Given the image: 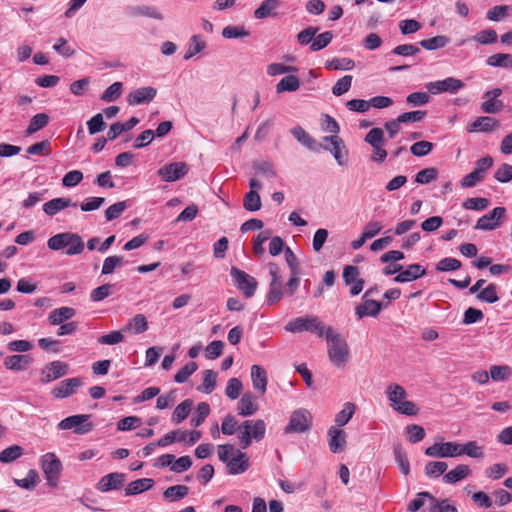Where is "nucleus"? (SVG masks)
Masks as SVG:
<instances>
[{"mask_svg": "<svg viewBox=\"0 0 512 512\" xmlns=\"http://www.w3.org/2000/svg\"><path fill=\"white\" fill-rule=\"evenodd\" d=\"M206 47V43L200 39L198 35H193L191 37V43L188 47V50L186 51L184 55V59L188 60L195 56L196 54L200 53L202 50H204Z\"/></svg>", "mask_w": 512, "mask_h": 512, "instance_id": "obj_53", "label": "nucleus"}, {"mask_svg": "<svg viewBox=\"0 0 512 512\" xmlns=\"http://www.w3.org/2000/svg\"><path fill=\"white\" fill-rule=\"evenodd\" d=\"M448 465L443 461H431L425 465L424 471L426 476L430 478H437L444 474L447 470Z\"/></svg>", "mask_w": 512, "mask_h": 512, "instance_id": "obj_45", "label": "nucleus"}, {"mask_svg": "<svg viewBox=\"0 0 512 512\" xmlns=\"http://www.w3.org/2000/svg\"><path fill=\"white\" fill-rule=\"evenodd\" d=\"M356 406L351 402H346L343 409L339 411L335 416V423L338 427L346 425L352 418L355 412Z\"/></svg>", "mask_w": 512, "mask_h": 512, "instance_id": "obj_39", "label": "nucleus"}, {"mask_svg": "<svg viewBox=\"0 0 512 512\" xmlns=\"http://www.w3.org/2000/svg\"><path fill=\"white\" fill-rule=\"evenodd\" d=\"M312 424L313 416L310 411L305 408H298L292 412L289 423L284 428V433H305L310 430Z\"/></svg>", "mask_w": 512, "mask_h": 512, "instance_id": "obj_5", "label": "nucleus"}, {"mask_svg": "<svg viewBox=\"0 0 512 512\" xmlns=\"http://www.w3.org/2000/svg\"><path fill=\"white\" fill-rule=\"evenodd\" d=\"M217 384V373L213 370L207 369L203 372L202 385L197 390L210 394L216 387Z\"/></svg>", "mask_w": 512, "mask_h": 512, "instance_id": "obj_38", "label": "nucleus"}, {"mask_svg": "<svg viewBox=\"0 0 512 512\" xmlns=\"http://www.w3.org/2000/svg\"><path fill=\"white\" fill-rule=\"evenodd\" d=\"M328 444L329 449L333 453H339L344 450L346 445V436L344 431L334 426L330 427L328 430Z\"/></svg>", "mask_w": 512, "mask_h": 512, "instance_id": "obj_24", "label": "nucleus"}, {"mask_svg": "<svg viewBox=\"0 0 512 512\" xmlns=\"http://www.w3.org/2000/svg\"><path fill=\"white\" fill-rule=\"evenodd\" d=\"M300 87V80L298 77L294 75H289L283 77L278 84L276 85L277 93H282L285 91L294 92L297 91Z\"/></svg>", "mask_w": 512, "mask_h": 512, "instance_id": "obj_37", "label": "nucleus"}, {"mask_svg": "<svg viewBox=\"0 0 512 512\" xmlns=\"http://www.w3.org/2000/svg\"><path fill=\"white\" fill-rule=\"evenodd\" d=\"M259 409L256 402V397L251 392H246L242 395L238 402L237 410L240 416H251Z\"/></svg>", "mask_w": 512, "mask_h": 512, "instance_id": "obj_23", "label": "nucleus"}, {"mask_svg": "<svg viewBox=\"0 0 512 512\" xmlns=\"http://www.w3.org/2000/svg\"><path fill=\"white\" fill-rule=\"evenodd\" d=\"M41 468L45 474L47 484L53 488L57 487L62 471L60 459L54 453L48 452L41 457Z\"/></svg>", "mask_w": 512, "mask_h": 512, "instance_id": "obj_6", "label": "nucleus"}, {"mask_svg": "<svg viewBox=\"0 0 512 512\" xmlns=\"http://www.w3.org/2000/svg\"><path fill=\"white\" fill-rule=\"evenodd\" d=\"M470 468L468 465L459 464L454 469L444 474L443 481L447 484H455L470 475Z\"/></svg>", "mask_w": 512, "mask_h": 512, "instance_id": "obj_30", "label": "nucleus"}, {"mask_svg": "<svg viewBox=\"0 0 512 512\" xmlns=\"http://www.w3.org/2000/svg\"><path fill=\"white\" fill-rule=\"evenodd\" d=\"M243 206H244L245 210L250 211V212H254V211L260 210V208H261V198H260L259 193L257 191H255V190L249 191L244 196Z\"/></svg>", "mask_w": 512, "mask_h": 512, "instance_id": "obj_47", "label": "nucleus"}, {"mask_svg": "<svg viewBox=\"0 0 512 512\" xmlns=\"http://www.w3.org/2000/svg\"><path fill=\"white\" fill-rule=\"evenodd\" d=\"M464 86L465 84L462 80L454 77H448L443 80L429 82L426 87L429 93L435 95L444 92L454 94L464 88Z\"/></svg>", "mask_w": 512, "mask_h": 512, "instance_id": "obj_10", "label": "nucleus"}, {"mask_svg": "<svg viewBox=\"0 0 512 512\" xmlns=\"http://www.w3.org/2000/svg\"><path fill=\"white\" fill-rule=\"evenodd\" d=\"M462 206L465 209L482 211L489 206V200L487 198L482 197L467 198L463 202Z\"/></svg>", "mask_w": 512, "mask_h": 512, "instance_id": "obj_56", "label": "nucleus"}, {"mask_svg": "<svg viewBox=\"0 0 512 512\" xmlns=\"http://www.w3.org/2000/svg\"><path fill=\"white\" fill-rule=\"evenodd\" d=\"M85 244L80 235L73 233L70 244L67 245L65 254L68 256L79 255L84 251Z\"/></svg>", "mask_w": 512, "mask_h": 512, "instance_id": "obj_49", "label": "nucleus"}, {"mask_svg": "<svg viewBox=\"0 0 512 512\" xmlns=\"http://www.w3.org/2000/svg\"><path fill=\"white\" fill-rule=\"evenodd\" d=\"M489 375L493 381H504L511 376V368L507 365H493Z\"/></svg>", "mask_w": 512, "mask_h": 512, "instance_id": "obj_52", "label": "nucleus"}, {"mask_svg": "<svg viewBox=\"0 0 512 512\" xmlns=\"http://www.w3.org/2000/svg\"><path fill=\"white\" fill-rule=\"evenodd\" d=\"M192 406L193 401L191 399H186L183 402H181L173 411L172 421L176 424L181 423L188 417Z\"/></svg>", "mask_w": 512, "mask_h": 512, "instance_id": "obj_36", "label": "nucleus"}, {"mask_svg": "<svg viewBox=\"0 0 512 512\" xmlns=\"http://www.w3.org/2000/svg\"><path fill=\"white\" fill-rule=\"evenodd\" d=\"M326 340L328 342V356L336 367H344L348 361L349 348L341 334L336 333L331 326L326 329Z\"/></svg>", "mask_w": 512, "mask_h": 512, "instance_id": "obj_1", "label": "nucleus"}, {"mask_svg": "<svg viewBox=\"0 0 512 512\" xmlns=\"http://www.w3.org/2000/svg\"><path fill=\"white\" fill-rule=\"evenodd\" d=\"M280 6L279 0H265L261 5L254 11V17L256 19H264L270 16H274L273 11Z\"/></svg>", "mask_w": 512, "mask_h": 512, "instance_id": "obj_33", "label": "nucleus"}, {"mask_svg": "<svg viewBox=\"0 0 512 512\" xmlns=\"http://www.w3.org/2000/svg\"><path fill=\"white\" fill-rule=\"evenodd\" d=\"M76 315L74 308L63 306L54 309L48 316V321L51 325H60L65 321L73 318Z\"/></svg>", "mask_w": 512, "mask_h": 512, "instance_id": "obj_28", "label": "nucleus"}, {"mask_svg": "<svg viewBox=\"0 0 512 512\" xmlns=\"http://www.w3.org/2000/svg\"><path fill=\"white\" fill-rule=\"evenodd\" d=\"M196 362L190 361L186 363L175 375L174 380L177 383H184L197 370Z\"/></svg>", "mask_w": 512, "mask_h": 512, "instance_id": "obj_54", "label": "nucleus"}, {"mask_svg": "<svg viewBox=\"0 0 512 512\" xmlns=\"http://www.w3.org/2000/svg\"><path fill=\"white\" fill-rule=\"evenodd\" d=\"M24 454V449L19 445H12L0 452V462L11 463Z\"/></svg>", "mask_w": 512, "mask_h": 512, "instance_id": "obj_42", "label": "nucleus"}, {"mask_svg": "<svg viewBox=\"0 0 512 512\" xmlns=\"http://www.w3.org/2000/svg\"><path fill=\"white\" fill-rule=\"evenodd\" d=\"M132 14L136 16H145L156 20H162V13L153 6H138L132 9Z\"/></svg>", "mask_w": 512, "mask_h": 512, "instance_id": "obj_50", "label": "nucleus"}, {"mask_svg": "<svg viewBox=\"0 0 512 512\" xmlns=\"http://www.w3.org/2000/svg\"><path fill=\"white\" fill-rule=\"evenodd\" d=\"M89 134L94 135L104 130L106 123L104 122L102 113H97L87 121Z\"/></svg>", "mask_w": 512, "mask_h": 512, "instance_id": "obj_63", "label": "nucleus"}, {"mask_svg": "<svg viewBox=\"0 0 512 512\" xmlns=\"http://www.w3.org/2000/svg\"><path fill=\"white\" fill-rule=\"evenodd\" d=\"M157 94L154 87L146 86L135 89L127 95V102L131 106H136L151 102Z\"/></svg>", "mask_w": 512, "mask_h": 512, "instance_id": "obj_16", "label": "nucleus"}, {"mask_svg": "<svg viewBox=\"0 0 512 512\" xmlns=\"http://www.w3.org/2000/svg\"><path fill=\"white\" fill-rule=\"evenodd\" d=\"M364 302L361 305H358L355 308V313L359 319H362L366 316L376 317L379 315L382 307H386L388 303L382 304L379 301L363 298Z\"/></svg>", "mask_w": 512, "mask_h": 512, "instance_id": "obj_19", "label": "nucleus"}, {"mask_svg": "<svg viewBox=\"0 0 512 512\" xmlns=\"http://www.w3.org/2000/svg\"><path fill=\"white\" fill-rule=\"evenodd\" d=\"M333 34L330 31L319 34L311 43L310 49L312 51H319L330 44Z\"/></svg>", "mask_w": 512, "mask_h": 512, "instance_id": "obj_62", "label": "nucleus"}, {"mask_svg": "<svg viewBox=\"0 0 512 512\" xmlns=\"http://www.w3.org/2000/svg\"><path fill=\"white\" fill-rule=\"evenodd\" d=\"M477 299L487 303H495L499 300L497 288L494 284H489L486 288L477 294Z\"/></svg>", "mask_w": 512, "mask_h": 512, "instance_id": "obj_58", "label": "nucleus"}, {"mask_svg": "<svg viewBox=\"0 0 512 512\" xmlns=\"http://www.w3.org/2000/svg\"><path fill=\"white\" fill-rule=\"evenodd\" d=\"M70 206L77 207V203L72 202L70 198H54L43 205V211L48 216H54L61 210Z\"/></svg>", "mask_w": 512, "mask_h": 512, "instance_id": "obj_26", "label": "nucleus"}, {"mask_svg": "<svg viewBox=\"0 0 512 512\" xmlns=\"http://www.w3.org/2000/svg\"><path fill=\"white\" fill-rule=\"evenodd\" d=\"M188 437L187 431L174 430L170 433H167L164 437L157 441V445L164 447L175 441H185Z\"/></svg>", "mask_w": 512, "mask_h": 512, "instance_id": "obj_51", "label": "nucleus"}, {"mask_svg": "<svg viewBox=\"0 0 512 512\" xmlns=\"http://www.w3.org/2000/svg\"><path fill=\"white\" fill-rule=\"evenodd\" d=\"M505 212L506 209L504 207H495L492 211L478 219L475 229L486 231L495 229L499 226L500 220Z\"/></svg>", "mask_w": 512, "mask_h": 512, "instance_id": "obj_15", "label": "nucleus"}, {"mask_svg": "<svg viewBox=\"0 0 512 512\" xmlns=\"http://www.w3.org/2000/svg\"><path fill=\"white\" fill-rule=\"evenodd\" d=\"M352 80H353V77L351 75L343 76L332 87V93L335 96H341L344 93L348 92L351 87Z\"/></svg>", "mask_w": 512, "mask_h": 512, "instance_id": "obj_59", "label": "nucleus"}, {"mask_svg": "<svg viewBox=\"0 0 512 512\" xmlns=\"http://www.w3.org/2000/svg\"><path fill=\"white\" fill-rule=\"evenodd\" d=\"M291 134L299 141L303 146L310 150L316 149V141L310 136L301 126H295L291 129Z\"/></svg>", "mask_w": 512, "mask_h": 512, "instance_id": "obj_35", "label": "nucleus"}, {"mask_svg": "<svg viewBox=\"0 0 512 512\" xmlns=\"http://www.w3.org/2000/svg\"><path fill=\"white\" fill-rule=\"evenodd\" d=\"M83 382L80 377L68 378L60 381L52 390L51 394L57 399L67 398L74 393L77 389L82 386Z\"/></svg>", "mask_w": 512, "mask_h": 512, "instance_id": "obj_13", "label": "nucleus"}, {"mask_svg": "<svg viewBox=\"0 0 512 512\" xmlns=\"http://www.w3.org/2000/svg\"><path fill=\"white\" fill-rule=\"evenodd\" d=\"M449 38L444 35H438L419 42L420 46L426 50H436L445 47L449 43Z\"/></svg>", "mask_w": 512, "mask_h": 512, "instance_id": "obj_44", "label": "nucleus"}, {"mask_svg": "<svg viewBox=\"0 0 512 512\" xmlns=\"http://www.w3.org/2000/svg\"><path fill=\"white\" fill-rule=\"evenodd\" d=\"M230 275L246 298H251L255 294L258 283L254 277L236 267L231 268Z\"/></svg>", "mask_w": 512, "mask_h": 512, "instance_id": "obj_9", "label": "nucleus"}, {"mask_svg": "<svg viewBox=\"0 0 512 512\" xmlns=\"http://www.w3.org/2000/svg\"><path fill=\"white\" fill-rule=\"evenodd\" d=\"M494 178L500 183L512 181V165L508 163L501 164L495 171Z\"/></svg>", "mask_w": 512, "mask_h": 512, "instance_id": "obj_61", "label": "nucleus"}, {"mask_svg": "<svg viewBox=\"0 0 512 512\" xmlns=\"http://www.w3.org/2000/svg\"><path fill=\"white\" fill-rule=\"evenodd\" d=\"M249 468V458L246 453L236 450L234 457L227 463L228 473L231 475L242 474Z\"/></svg>", "mask_w": 512, "mask_h": 512, "instance_id": "obj_21", "label": "nucleus"}, {"mask_svg": "<svg viewBox=\"0 0 512 512\" xmlns=\"http://www.w3.org/2000/svg\"><path fill=\"white\" fill-rule=\"evenodd\" d=\"M393 452L399 470L402 474L407 476L410 473V462L408 460L407 454L400 444L394 445Z\"/></svg>", "mask_w": 512, "mask_h": 512, "instance_id": "obj_34", "label": "nucleus"}, {"mask_svg": "<svg viewBox=\"0 0 512 512\" xmlns=\"http://www.w3.org/2000/svg\"><path fill=\"white\" fill-rule=\"evenodd\" d=\"M210 413V406L207 402H200L196 408V416L191 419V425L194 427L200 426Z\"/></svg>", "mask_w": 512, "mask_h": 512, "instance_id": "obj_55", "label": "nucleus"}, {"mask_svg": "<svg viewBox=\"0 0 512 512\" xmlns=\"http://www.w3.org/2000/svg\"><path fill=\"white\" fill-rule=\"evenodd\" d=\"M365 142L370 144L373 148L371 160L377 163H382L387 157V152L384 149V132L381 128H372L365 136Z\"/></svg>", "mask_w": 512, "mask_h": 512, "instance_id": "obj_7", "label": "nucleus"}, {"mask_svg": "<svg viewBox=\"0 0 512 512\" xmlns=\"http://www.w3.org/2000/svg\"><path fill=\"white\" fill-rule=\"evenodd\" d=\"M90 415L88 414H77L69 416L61 420L58 424L60 430L73 429L74 433L83 435L90 432L93 429V424L88 422Z\"/></svg>", "mask_w": 512, "mask_h": 512, "instance_id": "obj_8", "label": "nucleus"}, {"mask_svg": "<svg viewBox=\"0 0 512 512\" xmlns=\"http://www.w3.org/2000/svg\"><path fill=\"white\" fill-rule=\"evenodd\" d=\"M122 83L114 82L111 84L101 95V100L105 102H111L118 99L121 95Z\"/></svg>", "mask_w": 512, "mask_h": 512, "instance_id": "obj_60", "label": "nucleus"}, {"mask_svg": "<svg viewBox=\"0 0 512 512\" xmlns=\"http://www.w3.org/2000/svg\"><path fill=\"white\" fill-rule=\"evenodd\" d=\"M49 122V116L45 113H39L34 115L29 123V126L27 128V134L31 135L42 128H44Z\"/></svg>", "mask_w": 512, "mask_h": 512, "instance_id": "obj_46", "label": "nucleus"}, {"mask_svg": "<svg viewBox=\"0 0 512 512\" xmlns=\"http://www.w3.org/2000/svg\"><path fill=\"white\" fill-rule=\"evenodd\" d=\"M464 454L473 458H482L484 456L482 447L479 446L476 441L460 444V456Z\"/></svg>", "mask_w": 512, "mask_h": 512, "instance_id": "obj_48", "label": "nucleus"}, {"mask_svg": "<svg viewBox=\"0 0 512 512\" xmlns=\"http://www.w3.org/2000/svg\"><path fill=\"white\" fill-rule=\"evenodd\" d=\"M323 140L325 142H329L331 144V146H332V147L323 146V148L325 150H328V151H330L332 153V155L334 156L335 160L337 161V163L340 166L346 165L347 164L348 152L345 150V146H344L343 140L339 136H337V135L325 136L323 138Z\"/></svg>", "mask_w": 512, "mask_h": 512, "instance_id": "obj_14", "label": "nucleus"}, {"mask_svg": "<svg viewBox=\"0 0 512 512\" xmlns=\"http://www.w3.org/2000/svg\"><path fill=\"white\" fill-rule=\"evenodd\" d=\"M251 379L253 388L261 395H264L267 389V375L265 369L260 365H253L251 367Z\"/></svg>", "mask_w": 512, "mask_h": 512, "instance_id": "obj_25", "label": "nucleus"}, {"mask_svg": "<svg viewBox=\"0 0 512 512\" xmlns=\"http://www.w3.org/2000/svg\"><path fill=\"white\" fill-rule=\"evenodd\" d=\"M39 482V475L35 469H30L23 479H14V483L23 489L34 490Z\"/></svg>", "mask_w": 512, "mask_h": 512, "instance_id": "obj_40", "label": "nucleus"}, {"mask_svg": "<svg viewBox=\"0 0 512 512\" xmlns=\"http://www.w3.org/2000/svg\"><path fill=\"white\" fill-rule=\"evenodd\" d=\"M386 395L391 402L393 409L400 414L407 416L417 414L418 409L416 408V405L411 401L405 400L407 393L401 385L396 383L388 385L386 388Z\"/></svg>", "mask_w": 512, "mask_h": 512, "instance_id": "obj_2", "label": "nucleus"}, {"mask_svg": "<svg viewBox=\"0 0 512 512\" xmlns=\"http://www.w3.org/2000/svg\"><path fill=\"white\" fill-rule=\"evenodd\" d=\"M239 429L241 432L238 439L241 447L246 449L251 445L252 440L259 442L265 437L266 424L262 419L246 420L239 426Z\"/></svg>", "mask_w": 512, "mask_h": 512, "instance_id": "obj_4", "label": "nucleus"}, {"mask_svg": "<svg viewBox=\"0 0 512 512\" xmlns=\"http://www.w3.org/2000/svg\"><path fill=\"white\" fill-rule=\"evenodd\" d=\"M71 232H62L50 237L47 241V246L53 251H58L67 247L72 238Z\"/></svg>", "mask_w": 512, "mask_h": 512, "instance_id": "obj_32", "label": "nucleus"}, {"mask_svg": "<svg viewBox=\"0 0 512 512\" xmlns=\"http://www.w3.org/2000/svg\"><path fill=\"white\" fill-rule=\"evenodd\" d=\"M189 493V488L185 485H173L168 487L164 493V498L170 501H178L186 497Z\"/></svg>", "mask_w": 512, "mask_h": 512, "instance_id": "obj_43", "label": "nucleus"}, {"mask_svg": "<svg viewBox=\"0 0 512 512\" xmlns=\"http://www.w3.org/2000/svg\"><path fill=\"white\" fill-rule=\"evenodd\" d=\"M125 482V474L113 472L102 477L96 484L97 490L100 492H108L120 489Z\"/></svg>", "mask_w": 512, "mask_h": 512, "instance_id": "obj_17", "label": "nucleus"}, {"mask_svg": "<svg viewBox=\"0 0 512 512\" xmlns=\"http://www.w3.org/2000/svg\"><path fill=\"white\" fill-rule=\"evenodd\" d=\"M46 372L44 369L41 371L42 383H49L53 380L59 379L65 376L68 373L69 366L68 364L61 361H52L46 365Z\"/></svg>", "mask_w": 512, "mask_h": 512, "instance_id": "obj_18", "label": "nucleus"}, {"mask_svg": "<svg viewBox=\"0 0 512 512\" xmlns=\"http://www.w3.org/2000/svg\"><path fill=\"white\" fill-rule=\"evenodd\" d=\"M426 269L420 264H411L402 269L399 274L394 277L397 283L412 282L426 275Z\"/></svg>", "mask_w": 512, "mask_h": 512, "instance_id": "obj_20", "label": "nucleus"}, {"mask_svg": "<svg viewBox=\"0 0 512 512\" xmlns=\"http://www.w3.org/2000/svg\"><path fill=\"white\" fill-rule=\"evenodd\" d=\"M189 167L184 162H173L161 167L157 174L165 182H174L185 177Z\"/></svg>", "mask_w": 512, "mask_h": 512, "instance_id": "obj_11", "label": "nucleus"}, {"mask_svg": "<svg viewBox=\"0 0 512 512\" xmlns=\"http://www.w3.org/2000/svg\"><path fill=\"white\" fill-rule=\"evenodd\" d=\"M148 321L144 314H136L132 317L127 324L122 328L123 332L132 334H141L147 331Z\"/></svg>", "mask_w": 512, "mask_h": 512, "instance_id": "obj_27", "label": "nucleus"}, {"mask_svg": "<svg viewBox=\"0 0 512 512\" xmlns=\"http://www.w3.org/2000/svg\"><path fill=\"white\" fill-rule=\"evenodd\" d=\"M429 512H458L457 508L448 499L431 501Z\"/></svg>", "mask_w": 512, "mask_h": 512, "instance_id": "obj_57", "label": "nucleus"}, {"mask_svg": "<svg viewBox=\"0 0 512 512\" xmlns=\"http://www.w3.org/2000/svg\"><path fill=\"white\" fill-rule=\"evenodd\" d=\"M499 127V121L490 116H480L472 122L467 131L472 132H491Z\"/></svg>", "mask_w": 512, "mask_h": 512, "instance_id": "obj_22", "label": "nucleus"}, {"mask_svg": "<svg viewBox=\"0 0 512 512\" xmlns=\"http://www.w3.org/2000/svg\"><path fill=\"white\" fill-rule=\"evenodd\" d=\"M486 62L492 67L512 68V54H493L488 57Z\"/></svg>", "mask_w": 512, "mask_h": 512, "instance_id": "obj_41", "label": "nucleus"}, {"mask_svg": "<svg viewBox=\"0 0 512 512\" xmlns=\"http://www.w3.org/2000/svg\"><path fill=\"white\" fill-rule=\"evenodd\" d=\"M31 363L27 355H11L4 359V365L7 369L14 371H23Z\"/></svg>", "mask_w": 512, "mask_h": 512, "instance_id": "obj_31", "label": "nucleus"}, {"mask_svg": "<svg viewBox=\"0 0 512 512\" xmlns=\"http://www.w3.org/2000/svg\"><path fill=\"white\" fill-rule=\"evenodd\" d=\"M429 457H458L460 456V444L456 442L434 443L425 450Z\"/></svg>", "mask_w": 512, "mask_h": 512, "instance_id": "obj_12", "label": "nucleus"}, {"mask_svg": "<svg viewBox=\"0 0 512 512\" xmlns=\"http://www.w3.org/2000/svg\"><path fill=\"white\" fill-rule=\"evenodd\" d=\"M433 148V144L429 141H418L410 147V151L414 156L423 157L428 155Z\"/></svg>", "mask_w": 512, "mask_h": 512, "instance_id": "obj_64", "label": "nucleus"}, {"mask_svg": "<svg viewBox=\"0 0 512 512\" xmlns=\"http://www.w3.org/2000/svg\"><path fill=\"white\" fill-rule=\"evenodd\" d=\"M154 485V480L150 478H141L135 481H132L125 488L126 496H133L140 494L142 492L148 491Z\"/></svg>", "mask_w": 512, "mask_h": 512, "instance_id": "obj_29", "label": "nucleus"}, {"mask_svg": "<svg viewBox=\"0 0 512 512\" xmlns=\"http://www.w3.org/2000/svg\"><path fill=\"white\" fill-rule=\"evenodd\" d=\"M326 329L323 322L317 317L313 315H306L303 317H297L291 321H289L285 330L291 333H301L304 331L315 333L318 337H323L326 335Z\"/></svg>", "mask_w": 512, "mask_h": 512, "instance_id": "obj_3", "label": "nucleus"}]
</instances>
